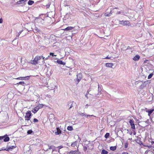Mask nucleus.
I'll return each mask as SVG.
<instances>
[{"instance_id":"54","label":"nucleus","mask_w":154,"mask_h":154,"mask_svg":"<svg viewBox=\"0 0 154 154\" xmlns=\"http://www.w3.org/2000/svg\"><path fill=\"white\" fill-rule=\"evenodd\" d=\"M42 58H43V59H45L44 57H43V56H42Z\"/></svg>"},{"instance_id":"15","label":"nucleus","mask_w":154,"mask_h":154,"mask_svg":"<svg viewBox=\"0 0 154 154\" xmlns=\"http://www.w3.org/2000/svg\"><path fill=\"white\" fill-rule=\"evenodd\" d=\"M56 62L59 64H61L64 65L66 64V63L63 62L62 60H57Z\"/></svg>"},{"instance_id":"13","label":"nucleus","mask_w":154,"mask_h":154,"mask_svg":"<svg viewBox=\"0 0 154 154\" xmlns=\"http://www.w3.org/2000/svg\"><path fill=\"white\" fill-rule=\"evenodd\" d=\"M57 132H55V134L56 135H59L61 134V131L59 128H57Z\"/></svg>"},{"instance_id":"8","label":"nucleus","mask_w":154,"mask_h":154,"mask_svg":"<svg viewBox=\"0 0 154 154\" xmlns=\"http://www.w3.org/2000/svg\"><path fill=\"white\" fill-rule=\"evenodd\" d=\"M37 57H35L33 60H31L30 61V63L32 64H33L34 65H36L38 63V60L37 59Z\"/></svg>"},{"instance_id":"6","label":"nucleus","mask_w":154,"mask_h":154,"mask_svg":"<svg viewBox=\"0 0 154 154\" xmlns=\"http://www.w3.org/2000/svg\"><path fill=\"white\" fill-rule=\"evenodd\" d=\"M129 123L131 127V128L134 129H135V125L134 124V121L133 120L130 119L129 121Z\"/></svg>"},{"instance_id":"39","label":"nucleus","mask_w":154,"mask_h":154,"mask_svg":"<svg viewBox=\"0 0 154 154\" xmlns=\"http://www.w3.org/2000/svg\"><path fill=\"white\" fill-rule=\"evenodd\" d=\"M95 117V116H94V115H87V118L88 117Z\"/></svg>"},{"instance_id":"5","label":"nucleus","mask_w":154,"mask_h":154,"mask_svg":"<svg viewBox=\"0 0 154 154\" xmlns=\"http://www.w3.org/2000/svg\"><path fill=\"white\" fill-rule=\"evenodd\" d=\"M41 106L42 105L40 104L38 106L35 107L34 109L32 110V112H34V113H35L40 108H42V106Z\"/></svg>"},{"instance_id":"48","label":"nucleus","mask_w":154,"mask_h":154,"mask_svg":"<svg viewBox=\"0 0 154 154\" xmlns=\"http://www.w3.org/2000/svg\"><path fill=\"white\" fill-rule=\"evenodd\" d=\"M88 104H86L85 105V108L86 109L88 108Z\"/></svg>"},{"instance_id":"55","label":"nucleus","mask_w":154,"mask_h":154,"mask_svg":"<svg viewBox=\"0 0 154 154\" xmlns=\"http://www.w3.org/2000/svg\"><path fill=\"white\" fill-rule=\"evenodd\" d=\"M49 5H47V8H48L49 7Z\"/></svg>"},{"instance_id":"41","label":"nucleus","mask_w":154,"mask_h":154,"mask_svg":"<svg viewBox=\"0 0 154 154\" xmlns=\"http://www.w3.org/2000/svg\"><path fill=\"white\" fill-rule=\"evenodd\" d=\"M27 0H21L20 1L22 2L21 3H23L26 2V1H27Z\"/></svg>"},{"instance_id":"3","label":"nucleus","mask_w":154,"mask_h":154,"mask_svg":"<svg viewBox=\"0 0 154 154\" xmlns=\"http://www.w3.org/2000/svg\"><path fill=\"white\" fill-rule=\"evenodd\" d=\"M119 23L123 26H129L130 24V22L128 20L120 21Z\"/></svg>"},{"instance_id":"26","label":"nucleus","mask_w":154,"mask_h":154,"mask_svg":"<svg viewBox=\"0 0 154 154\" xmlns=\"http://www.w3.org/2000/svg\"><path fill=\"white\" fill-rule=\"evenodd\" d=\"M32 133L33 131L31 130H28L27 132V134H31Z\"/></svg>"},{"instance_id":"29","label":"nucleus","mask_w":154,"mask_h":154,"mask_svg":"<svg viewBox=\"0 0 154 154\" xmlns=\"http://www.w3.org/2000/svg\"><path fill=\"white\" fill-rule=\"evenodd\" d=\"M153 74L152 73H151L148 76V79H150L151 78L153 75Z\"/></svg>"},{"instance_id":"53","label":"nucleus","mask_w":154,"mask_h":154,"mask_svg":"<svg viewBox=\"0 0 154 154\" xmlns=\"http://www.w3.org/2000/svg\"><path fill=\"white\" fill-rule=\"evenodd\" d=\"M22 31H20L19 32V34L20 35V34L22 32Z\"/></svg>"},{"instance_id":"59","label":"nucleus","mask_w":154,"mask_h":154,"mask_svg":"<svg viewBox=\"0 0 154 154\" xmlns=\"http://www.w3.org/2000/svg\"><path fill=\"white\" fill-rule=\"evenodd\" d=\"M22 62V58H21V60H20V62Z\"/></svg>"},{"instance_id":"43","label":"nucleus","mask_w":154,"mask_h":154,"mask_svg":"<svg viewBox=\"0 0 154 154\" xmlns=\"http://www.w3.org/2000/svg\"><path fill=\"white\" fill-rule=\"evenodd\" d=\"M39 20L40 22H42V21H44V20L42 18H39Z\"/></svg>"},{"instance_id":"57","label":"nucleus","mask_w":154,"mask_h":154,"mask_svg":"<svg viewBox=\"0 0 154 154\" xmlns=\"http://www.w3.org/2000/svg\"><path fill=\"white\" fill-rule=\"evenodd\" d=\"M129 48H130L129 47H128V48H127V49H128Z\"/></svg>"},{"instance_id":"62","label":"nucleus","mask_w":154,"mask_h":154,"mask_svg":"<svg viewBox=\"0 0 154 154\" xmlns=\"http://www.w3.org/2000/svg\"><path fill=\"white\" fill-rule=\"evenodd\" d=\"M111 11H110V13H111ZM110 14V13H109V14Z\"/></svg>"},{"instance_id":"23","label":"nucleus","mask_w":154,"mask_h":154,"mask_svg":"<svg viewBox=\"0 0 154 154\" xmlns=\"http://www.w3.org/2000/svg\"><path fill=\"white\" fill-rule=\"evenodd\" d=\"M30 76H28L24 77V79H25L24 80H29L30 79Z\"/></svg>"},{"instance_id":"2","label":"nucleus","mask_w":154,"mask_h":154,"mask_svg":"<svg viewBox=\"0 0 154 154\" xmlns=\"http://www.w3.org/2000/svg\"><path fill=\"white\" fill-rule=\"evenodd\" d=\"M76 76L77 79L75 80H74L75 81V84H78L81 80L82 79V75L81 73H79L78 74H77Z\"/></svg>"},{"instance_id":"45","label":"nucleus","mask_w":154,"mask_h":154,"mask_svg":"<svg viewBox=\"0 0 154 154\" xmlns=\"http://www.w3.org/2000/svg\"><path fill=\"white\" fill-rule=\"evenodd\" d=\"M2 22H3V20L2 19V18H0V23H2Z\"/></svg>"},{"instance_id":"12","label":"nucleus","mask_w":154,"mask_h":154,"mask_svg":"<svg viewBox=\"0 0 154 154\" xmlns=\"http://www.w3.org/2000/svg\"><path fill=\"white\" fill-rule=\"evenodd\" d=\"M33 31L35 32H38L39 33L42 32V31H41L39 29H38L37 27H35Z\"/></svg>"},{"instance_id":"24","label":"nucleus","mask_w":154,"mask_h":154,"mask_svg":"<svg viewBox=\"0 0 154 154\" xmlns=\"http://www.w3.org/2000/svg\"><path fill=\"white\" fill-rule=\"evenodd\" d=\"M109 136V133H107L105 135L104 137L106 138H107Z\"/></svg>"},{"instance_id":"7","label":"nucleus","mask_w":154,"mask_h":154,"mask_svg":"<svg viewBox=\"0 0 154 154\" xmlns=\"http://www.w3.org/2000/svg\"><path fill=\"white\" fill-rule=\"evenodd\" d=\"M145 109L146 110V112H147L148 113V115L149 116H150L151 113L153 112L154 111V109H147V108H146Z\"/></svg>"},{"instance_id":"36","label":"nucleus","mask_w":154,"mask_h":154,"mask_svg":"<svg viewBox=\"0 0 154 154\" xmlns=\"http://www.w3.org/2000/svg\"><path fill=\"white\" fill-rule=\"evenodd\" d=\"M33 121L35 123V122H38V120L37 119H36L35 118L33 119Z\"/></svg>"},{"instance_id":"56","label":"nucleus","mask_w":154,"mask_h":154,"mask_svg":"<svg viewBox=\"0 0 154 154\" xmlns=\"http://www.w3.org/2000/svg\"><path fill=\"white\" fill-rule=\"evenodd\" d=\"M56 88H57V87H56V86H55V88H54V89H55Z\"/></svg>"},{"instance_id":"11","label":"nucleus","mask_w":154,"mask_h":154,"mask_svg":"<svg viewBox=\"0 0 154 154\" xmlns=\"http://www.w3.org/2000/svg\"><path fill=\"white\" fill-rule=\"evenodd\" d=\"M74 27L71 26H69L67 27L65 29H63V30L64 31H69L72 30V29H74Z\"/></svg>"},{"instance_id":"32","label":"nucleus","mask_w":154,"mask_h":154,"mask_svg":"<svg viewBox=\"0 0 154 154\" xmlns=\"http://www.w3.org/2000/svg\"><path fill=\"white\" fill-rule=\"evenodd\" d=\"M128 142H126L125 144V148H127L128 147Z\"/></svg>"},{"instance_id":"4","label":"nucleus","mask_w":154,"mask_h":154,"mask_svg":"<svg viewBox=\"0 0 154 154\" xmlns=\"http://www.w3.org/2000/svg\"><path fill=\"white\" fill-rule=\"evenodd\" d=\"M4 138V142H8L10 140L9 137L8 136L7 134L2 136H0V140H1Z\"/></svg>"},{"instance_id":"46","label":"nucleus","mask_w":154,"mask_h":154,"mask_svg":"<svg viewBox=\"0 0 154 154\" xmlns=\"http://www.w3.org/2000/svg\"><path fill=\"white\" fill-rule=\"evenodd\" d=\"M75 145V143H73L71 144V146H74Z\"/></svg>"},{"instance_id":"33","label":"nucleus","mask_w":154,"mask_h":154,"mask_svg":"<svg viewBox=\"0 0 154 154\" xmlns=\"http://www.w3.org/2000/svg\"><path fill=\"white\" fill-rule=\"evenodd\" d=\"M15 146H11L9 147L8 148V149H9V150L10 149H13V148H15Z\"/></svg>"},{"instance_id":"14","label":"nucleus","mask_w":154,"mask_h":154,"mask_svg":"<svg viewBox=\"0 0 154 154\" xmlns=\"http://www.w3.org/2000/svg\"><path fill=\"white\" fill-rule=\"evenodd\" d=\"M140 58V56L138 55H137L133 58V60L134 61L138 60Z\"/></svg>"},{"instance_id":"35","label":"nucleus","mask_w":154,"mask_h":154,"mask_svg":"<svg viewBox=\"0 0 154 154\" xmlns=\"http://www.w3.org/2000/svg\"><path fill=\"white\" fill-rule=\"evenodd\" d=\"M89 90H88L87 91L86 94L85 95V97H86L87 99L88 98V97L87 96V94H89Z\"/></svg>"},{"instance_id":"40","label":"nucleus","mask_w":154,"mask_h":154,"mask_svg":"<svg viewBox=\"0 0 154 154\" xmlns=\"http://www.w3.org/2000/svg\"><path fill=\"white\" fill-rule=\"evenodd\" d=\"M79 113V114L81 116H84V113L80 112V113Z\"/></svg>"},{"instance_id":"60","label":"nucleus","mask_w":154,"mask_h":154,"mask_svg":"<svg viewBox=\"0 0 154 154\" xmlns=\"http://www.w3.org/2000/svg\"><path fill=\"white\" fill-rule=\"evenodd\" d=\"M51 115L52 116H54V115L53 114H51Z\"/></svg>"},{"instance_id":"16","label":"nucleus","mask_w":154,"mask_h":154,"mask_svg":"<svg viewBox=\"0 0 154 154\" xmlns=\"http://www.w3.org/2000/svg\"><path fill=\"white\" fill-rule=\"evenodd\" d=\"M98 94L97 95H96V96H97L100 93V92L101 91L102 89L101 88V87L100 86L99 84H98Z\"/></svg>"},{"instance_id":"58","label":"nucleus","mask_w":154,"mask_h":154,"mask_svg":"<svg viewBox=\"0 0 154 154\" xmlns=\"http://www.w3.org/2000/svg\"><path fill=\"white\" fill-rule=\"evenodd\" d=\"M110 16V15L109 14H107V16Z\"/></svg>"},{"instance_id":"27","label":"nucleus","mask_w":154,"mask_h":154,"mask_svg":"<svg viewBox=\"0 0 154 154\" xmlns=\"http://www.w3.org/2000/svg\"><path fill=\"white\" fill-rule=\"evenodd\" d=\"M5 150L8 151H9V149H8V148H5V147H2V148L0 150V151H1V150Z\"/></svg>"},{"instance_id":"20","label":"nucleus","mask_w":154,"mask_h":154,"mask_svg":"<svg viewBox=\"0 0 154 154\" xmlns=\"http://www.w3.org/2000/svg\"><path fill=\"white\" fill-rule=\"evenodd\" d=\"M148 81H145L143 83L142 85H143V86L145 87L149 83Z\"/></svg>"},{"instance_id":"1","label":"nucleus","mask_w":154,"mask_h":154,"mask_svg":"<svg viewBox=\"0 0 154 154\" xmlns=\"http://www.w3.org/2000/svg\"><path fill=\"white\" fill-rule=\"evenodd\" d=\"M32 116V113L30 111L28 110L26 113V115L25 116V119L26 124H27V126L31 125L32 123V122L30 120V119Z\"/></svg>"},{"instance_id":"47","label":"nucleus","mask_w":154,"mask_h":154,"mask_svg":"<svg viewBox=\"0 0 154 154\" xmlns=\"http://www.w3.org/2000/svg\"><path fill=\"white\" fill-rule=\"evenodd\" d=\"M19 34H18V35H17L16 36V37H15V39H17V38L19 36Z\"/></svg>"},{"instance_id":"28","label":"nucleus","mask_w":154,"mask_h":154,"mask_svg":"<svg viewBox=\"0 0 154 154\" xmlns=\"http://www.w3.org/2000/svg\"><path fill=\"white\" fill-rule=\"evenodd\" d=\"M17 84H20L22 85H23L24 84H25V82H19V83H17Z\"/></svg>"},{"instance_id":"10","label":"nucleus","mask_w":154,"mask_h":154,"mask_svg":"<svg viewBox=\"0 0 154 154\" xmlns=\"http://www.w3.org/2000/svg\"><path fill=\"white\" fill-rule=\"evenodd\" d=\"M69 153V154H80V152L76 150H71Z\"/></svg>"},{"instance_id":"61","label":"nucleus","mask_w":154,"mask_h":154,"mask_svg":"<svg viewBox=\"0 0 154 154\" xmlns=\"http://www.w3.org/2000/svg\"><path fill=\"white\" fill-rule=\"evenodd\" d=\"M116 8V9H118V8Z\"/></svg>"},{"instance_id":"30","label":"nucleus","mask_w":154,"mask_h":154,"mask_svg":"<svg viewBox=\"0 0 154 154\" xmlns=\"http://www.w3.org/2000/svg\"><path fill=\"white\" fill-rule=\"evenodd\" d=\"M50 56H52V57L53 56H56L57 55H54V53L51 52H50V55H49Z\"/></svg>"},{"instance_id":"31","label":"nucleus","mask_w":154,"mask_h":154,"mask_svg":"<svg viewBox=\"0 0 154 154\" xmlns=\"http://www.w3.org/2000/svg\"><path fill=\"white\" fill-rule=\"evenodd\" d=\"M42 56H37L36 57H37V59L38 60H39L42 58Z\"/></svg>"},{"instance_id":"50","label":"nucleus","mask_w":154,"mask_h":154,"mask_svg":"<svg viewBox=\"0 0 154 154\" xmlns=\"http://www.w3.org/2000/svg\"><path fill=\"white\" fill-rule=\"evenodd\" d=\"M151 144H152V145H153V144H154V141H152Z\"/></svg>"},{"instance_id":"22","label":"nucleus","mask_w":154,"mask_h":154,"mask_svg":"<svg viewBox=\"0 0 154 154\" xmlns=\"http://www.w3.org/2000/svg\"><path fill=\"white\" fill-rule=\"evenodd\" d=\"M67 129L68 130L71 131L73 130V128L72 126H69L67 127Z\"/></svg>"},{"instance_id":"38","label":"nucleus","mask_w":154,"mask_h":154,"mask_svg":"<svg viewBox=\"0 0 154 154\" xmlns=\"http://www.w3.org/2000/svg\"><path fill=\"white\" fill-rule=\"evenodd\" d=\"M48 149H52L53 146H50L49 145L48 146Z\"/></svg>"},{"instance_id":"18","label":"nucleus","mask_w":154,"mask_h":154,"mask_svg":"<svg viewBox=\"0 0 154 154\" xmlns=\"http://www.w3.org/2000/svg\"><path fill=\"white\" fill-rule=\"evenodd\" d=\"M108 152L104 149H103L101 152V154H108Z\"/></svg>"},{"instance_id":"44","label":"nucleus","mask_w":154,"mask_h":154,"mask_svg":"<svg viewBox=\"0 0 154 154\" xmlns=\"http://www.w3.org/2000/svg\"><path fill=\"white\" fill-rule=\"evenodd\" d=\"M144 87V86H143V85H142V84L140 86V88L141 89L143 88Z\"/></svg>"},{"instance_id":"25","label":"nucleus","mask_w":154,"mask_h":154,"mask_svg":"<svg viewBox=\"0 0 154 154\" xmlns=\"http://www.w3.org/2000/svg\"><path fill=\"white\" fill-rule=\"evenodd\" d=\"M15 79H19V80H25V79H24V77H20L17 78Z\"/></svg>"},{"instance_id":"42","label":"nucleus","mask_w":154,"mask_h":154,"mask_svg":"<svg viewBox=\"0 0 154 154\" xmlns=\"http://www.w3.org/2000/svg\"><path fill=\"white\" fill-rule=\"evenodd\" d=\"M21 1V0H20V1H18L17 2V3L18 4H20V3H21V2H21V1Z\"/></svg>"},{"instance_id":"52","label":"nucleus","mask_w":154,"mask_h":154,"mask_svg":"<svg viewBox=\"0 0 154 154\" xmlns=\"http://www.w3.org/2000/svg\"><path fill=\"white\" fill-rule=\"evenodd\" d=\"M84 116H85L87 118V115H86V114H84Z\"/></svg>"},{"instance_id":"49","label":"nucleus","mask_w":154,"mask_h":154,"mask_svg":"<svg viewBox=\"0 0 154 154\" xmlns=\"http://www.w3.org/2000/svg\"><path fill=\"white\" fill-rule=\"evenodd\" d=\"M50 57V56H48V57H46V58H45V60H47Z\"/></svg>"},{"instance_id":"51","label":"nucleus","mask_w":154,"mask_h":154,"mask_svg":"<svg viewBox=\"0 0 154 154\" xmlns=\"http://www.w3.org/2000/svg\"><path fill=\"white\" fill-rule=\"evenodd\" d=\"M121 11H119V12H118L117 14H121Z\"/></svg>"},{"instance_id":"17","label":"nucleus","mask_w":154,"mask_h":154,"mask_svg":"<svg viewBox=\"0 0 154 154\" xmlns=\"http://www.w3.org/2000/svg\"><path fill=\"white\" fill-rule=\"evenodd\" d=\"M113 65V64L112 63H106V66L107 67H112V66Z\"/></svg>"},{"instance_id":"19","label":"nucleus","mask_w":154,"mask_h":154,"mask_svg":"<svg viewBox=\"0 0 154 154\" xmlns=\"http://www.w3.org/2000/svg\"><path fill=\"white\" fill-rule=\"evenodd\" d=\"M116 146H111L110 148V149L112 151L115 150H116Z\"/></svg>"},{"instance_id":"34","label":"nucleus","mask_w":154,"mask_h":154,"mask_svg":"<svg viewBox=\"0 0 154 154\" xmlns=\"http://www.w3.org/2000/svg\"><path fill=\"white\" fill-rule=\"evenodd\" d=\"M112 57L107 56L105 58H104L105 59H109L111 58Z\"/></svg>"},{"instance_id":"37","label":"nucleus","mask_w":154,"mask_h":154,"mask_svg":"<svg viewBox=\"0 0 154 154\" xmlns=\"http://www.w3.org/2000/svg\"><path fill=\"white\" fill-rule=\"evenodd\" d=\"M144 146H147V147H148L149 148H151V147H153V146H152L151 145H149V146H145V145H143Z\"/></svg>"},{"instance_id":"21","label":"nucleus","mask_w":154,"mask_h":154,"mask_svg":"<svg viewBox=\"0 0 154 154\" xmlns=\"http://www.w3.org/2000/svg\"><path fill=\"white\" fill-rule=\"evenodd\" d=\"M34 3V2L33 1L29 0L28 2V4L29 5H32Z\"/></svg>"},{"instance_id":"9","label":"nucleus","mask_w":154,"mask_h":154,"mask_svg":"<svg viewBox=\"0 0 154 154\" xmlns=\"http://www.w3.org/2000/svg\"><path fill=\"white\" fill-rule=\"evenodd\" d=\"M73 103L75 104L74 101L69 102L67 106V107L69 109H70L72 108L73 106Z\"/></svg>"}]
</instances>
